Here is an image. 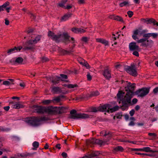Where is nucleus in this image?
<instances>
[{"instance_id": "nucleus-14", "label": "nucleus", "mask_w": 158, "mask_h": 158, "mask_svg": "<svg viewBox=\"0 0 158 158\" xmlns=\"http://www.w3.org/2000/svg\"><path fill=\"white\" fill-rule=\"evenodd\" d=\"M60 77H59L56 76L55 77L52 76L50 78L51 81L54 85H56L59 82Z\"/></svg>"}, {"instance_id": "nucleus-20", "label": "nucleus", "mask_w": 158, "mask_h": 158, "mask_svg": "<svg viewBox=\"0 0 158 158\" xmlns=\"http://www.w3.org/2000/svg\"><path fill=\"white\" fill-rule=\"evenodd\" d=\"M52 90L55 93L60 94L62 93V90L61 88L58 87H53L52 88Z\"/></svg>"}, {"instance_id": "nucleus-56", "label": "nucleus", "mask_w": 158, "mask_h": 158, "mask_svg": "<svg viewBox=\"0 0 158 158\" xmlns=\"http://www.w3.org/2000/svg\"><path fill=\"white\" fill-rule=\"evenodd\" d=\"M122 65L120 64H115L114 65L115 68L117 69H119L121 67H122Z\"/></svg>"}, {"instance_id": "nucleus-22", "label": "nucleus", "mask_w": 158, "mask_h": 158, "mask_svg": "<svg viewBox=\"0 0 158 158\" xmlns=\"http://www.w3.org/2000/svg\"><path fill=\"white\" fill-rule=\"evenodd\" d=\"M100 93L98 91H95L92 92L90 94L87 95V97L88 98H91L92 97L96 96L99 95Z\"/></svg>"}, {"instance_id": "nucleus-62", "label": "nucleus", "mask_w": 158, "mask_h": 158, "mask_svg": "<svg viewBox=\"0 0 158 158\" xmlns=\"http://www.w3.org/2000/svg\"><path fill=\"white\" fill-rule=\"evenodd\" d=\"M78 3L80 4H83L85 3V2L84 0H78Z\"/></svg>"}, {"instance_id": "nucleus-50", "label": "nucleus", "mask_w": 158, "mask_h": 158, "mask_svg": "<svg viewBox=\"0 0 158 158\" xmlns=\"http://www.w3.org/2000/svg\"><path fill=\"white\" fill-rule=\"evenodd\" d=\"M40 122L41 121H47L48 119V118L47 117L44 116L41 117L40 118Z\"/></svg>"}, {"instance_id": "nucleus-5", "label": "nucleus", "mask_w": 158, "mask_h": 158, "mask_svg": "<svg viewBox=\"0 0 158 158\" xmlns=\"http://www.w3.org/2000/svg\"><path fill=\"white\" fill-rule=\"evenodd\" d=\"M138 42L141 43L140 46L148 48H151L154 44L152 40H146V39H141L138 41Z\"/></svg>"}, {"instance_id": "nucleus-2", "label": "nucleus", "mask_w": 158, "mask_h": 158, "mask_svg": "<svg viewBox=\"0 0 158 158\" xmlns=\"http://www.w3.org/2000/svg\"><path fill=\"white\" fill-rule=\"evenodd\" d=\"M48 35L53 41L56 43L63 42L65 43L70 42L74 43L75 41L74 38L71 37L67 32H63L62 34H55V33L50 31L48 33Z\"/></svg>"}, {"instance_id": "nucleus-11", "label": "nucleus", "mask_w": 158, "mask_h": 158, "mask_svg": "<svg viewBox=\"0 0 158 158\" xmlns=\"http://www.w3.org/2000/svg\"><path fill=\"white\" fill-rule=\"evenodd\" d=\"M143 37L144 38L143 39H146L148 40L150 37H152L153 38L156 39L158 36V34L157 33H148L144 34L143 35Z\"/></svg>"}, {"instance_id": "nucleus-23", "label": "nucleus", "mask_w": 158, "mask_h": 158, "mask_svg": "<svg viewBox=\"0 0 158 158\" xmlns=\"http://www.w3.org/2000/svg\"><path fill=\"white\" fill-rule=\"evenodd\" d=\"M124 94L125 93L123 92L122 91H119L117 95L118 98L122 101V99L124 98L123 97Z\"/></svg>"}, {"instance_id": "nucleus-40", "label": "nucleus", "mask_w": 158, "mask_h": 158, "mask_svg": "<svg viewBox=\"0 0 158 158\" xmlns=\"http://www.w3.org/2000/svg\"><path fill=\"white\" fill-rule=\"evenodd\" d=\"M67 109V108L66 107H60V114L65 112Z\"/></svg>"}, {"instance_id": "nucleus-61", "label": "nucleus", "mask_w": 158, "mask_h": 158, "mask_svg": "<svg viewBox=\"0 0 158 158\" xmlns=\"http://www.w3.org/2000/svg\"><path fill=\"white\" fill-rule=\"evenodd\" d=\"M61 155L64 158H66L67 156V153L65 152H63L62 153Z\"/></svg>"}, {"instance_id": "nucleus-12", "label": "nucleus", "mask_w": 158, "mask_h": 158, "mask_svg": "<svg viewBox=\"0 0 158 158\" xmlns=\"http://www.w3.org/2000/svg\"><path fill=\"white\" fill-rule=\"evenodd\" d=\"M103 75L107 79H109L111 77V71L108 69L104 70Z\"/></svg>"}, {"instance_id": "nucleus-17", "label": "nucleus", "mask_w": 158, "mask_h": 158, "mask_svg": "<svg viewBox=\"0 0 158 158\" xmlns=\"http://www.w3.org/2000/svg\"><path fill=\"white\" fill-rule=\"evenodd\" d=\"M129 48L130 49H138L139 47L135 42H132L129 44Z\"/></svg>"}, {"instance_id": "nucleus-15", "label": "nucleus", "mask_w": 158, "mask_h": 158, "mask_svg": "<svg viewBox=\"0 0 158 158\" xmlns=\"http://www.w3.org/2000/svg\"><path fill=\"white\" fill-rule=\"evenodd\" d=\"M58 52L61 55H71L73 51L71 50H58Z\"/></svg>"}, {"instance_id": "nucleus-13", "label": "nucleus", "mask_w": 158, "mask_h": 158, "mask_svg": "<svg viewBox=\"0 0 158 158\" xmlns=\"http://www.w3.org/2000/svg\"><path fill=\"white\" fill-rule=\"evenodd\" d=\"M71 31L76 34L84 33L85 32V30L77 27H73L71 28Z\"/></svg>"}, {"instance_id": "nucleus-44", "label": "nucleus", "mask_w": 158, "mask_h": 158, "mask_svg": "<svg viewBox=\"0 0 158 158\" xmlns=\"http://www.w3.org/2000/svg\"><path fill=\"white\" fill-rule=\"evenodd\" d=\"M33 154L27 153V154H25L24 155L20 154V156L22 157V158H25L27 157L28 156H31L33 155Z\"/></svg>"}, {"instance_id": "nucleus-55", "label": "nucleus", "mask_w": 158, "mask_h": 158, "mask_svg": "<svg viewBox=\"0 0 158 158\" xmlns=\"http://www.w3.org/2000/svg\"><path fill=\"white\" fill-rule=\"evenodd\" d=\"M122 116L123 115L122 113H120L116 115V117L117 118L121 119Z\"/></svg>"}, {"instance_id": "nucleus-4", "label": "nucleus", "mask_w": 158, "mask_h": 158, "mask_svg": "<svg viewBox=\"0 0 158 158\" xmlns=\"http://www.w3.org/2000/svg\"><path fill=\"white\" fill-rule=\"evenodd\" d=\"M70 115L68 117L69 118L77 119L78 118H88V114H85L77 113L75 110H72L70 111Z\"/></svg>"}, {"instance_id": "nucleus-25", "label": "nucleus", "mask_w": 158, "mask_h": 158, "mask_svg": "<svg viewBox=\"0 0 158 158\" xmlns=\"http://www.w3.org/2000/svg\"><path fill=\"white\" fill-rule=\"evenodd\" d=\"M72 14H66L64 15L61 18V21H65L68 20L70 17H71Z\"/></svg>"}, {"instance_id": "nucleus-41", "label": "nucleus", "mask_w": 158, "mask_h": 158, "mask_svg": "<svg viewBox=\"0 0 158 158\" xmlns=\"http://www.w3.org/2000/svg\"><path fill=\"white\" fill-rule=\"evenodd\" d=\"M119 106H115L113 107L112 108H111L110 109V110H111V112H113L114 111H117L118 109Z\"/></svg>"}, {"instance_id": "nucleus-29", "label": "nucleus", "mask_w": 158, "mask_h": 158, "mask_svg": "<svg viewBox=\"0 0 158 158\" xmlns=\"http://www.w3.org/2000/svg\"><path fill=\"white\" fill-rule=\"evenodd\" d=\"M54 114H60V107H54Z\"/></svg>"}, {"instance_id": "nucleus-60", "label": "nucleus", "mask_w": 158, "mask_h": 158, "mask_svg": "<svg viewBox=\"0 0 158 158\" xmlns=\"http://www.w3.org/2000/svg\"><path fill=\"white\" fill-rule=\"evenodd\" d=\"M135 111L134 109L130 111V115L132 116H133L135 113Z\"/></svg>"}, {"instance_id": "nucleus-46", "label": "nucleus", "mask_w": 158, "mask_h": 158, "mask_svg": "<svg viewBox=\"0 0 158 158\" xmlns=\"http://www.w3.org/2000/svg\"><path fill=\"white\" fill-rule=\"evenodd\" d=\"M9 4L10 2L8 1H7L5 3H4L3 5L1 6L2 7V9H3V8L6 7L7 6H8L9 5Z\"/></svg>"}, {"instance_id": "nucleus-1", "label": "nucleus", "mask_w": 158, "mask_h": 158, "mask_svg": "<svg viewBox=\"0 0 158 158\" xmlns=\"http://www.w3.org/2000/svg\"><path fill=\"white\" fill-rule=\"evenodd\" d=\"M121 81L122 83H123V82L127 83V86L125 88V91L127 93L124 98L122 100V105L120 107L121 109L123 111L128 108L129 106V104H131V100L134 96V91L135 90V83L131 84L130 82H125L123 80Z\"/></svg>"}, {"instance_id": "nucleus-58", "label": "nucleus", "mask_w": 158, "mask_h": 158, "mask_svg": "<svg viewBox=\"0 0 158 158\" xmlns=\"http://www.w3.org/2000/svg\"><path fill=\"white\" fill-rule=\"evenodd\" d=\"M148 135L149 136H152L154 137H155L157 136L156 134L155 133H149L148 134Z\"/></svg>"}, {"instance_id": "nucleus-48", "label": "nucleus", "mask_w": 158, "mask_h": 158, "mask_svg": "<svg viewBox=\"0 0 158 158\" xmlns=\"http://www.w3.org/2000/svg\"><path fill=\"white\" fill-rule=\"evenodd\" d=\"M33 146L35 148H37L39 146V143L38 142L35 141L32 144Z\"/></svg>"}, {"instance_id": "nucleus-51", "label": "nucleus", "mask_w": 158, "mask_h": 158, "mask_svg": "<svg viewBox=\"0 0 158 158\" xmlns=\"http://www.w3.org/2000/svg\"><path fill=\"white\" fill-rule=\"evenodd\" d=\"M23 48V47L22 46H19L18 47H15L13 48H11L9 49H11V50H20L21 49Z\"/></svg>"}, {"instance_id": "nucleus-37", "label": "nucleus", "mask_w": 158, "mask_h": 158, "mask_svg": "<svg viewBox=\"0 0 158 158\" xmlns=\"http://www.w3.org/2000/svg\"><path fill=\"white\" fill-rule=\"evenodd\" d=\"M129 3L127 1H124L119 4V6L120 7H123V6H126Z\"/></svg>"}, {"instance_id": "nucleus-57", "label": "nucleus", "mask_w": 158, "mask_h": 158, "mask_svg": "<svg viewBox=\"0 0 158 158\" xmlns=\"http://www.w3.org/2000/svg\"><path fill=\"white\" fill-rule=\"evenodd\" d=\"M138 101V100L136 98H133L132 100V104H136Z\"/></svg>"}, {"instance_id": "nucleus-36", "label": "nucleus", "mask_w": 158, "mask_h": 158, "mask_svg": "<svg viewBox=\"0 0 158 158\" xmlns=\"http://www.w3.org/2000/svg\"><path fill=\"white\" fill-rule=\"evenodd\" d=\"M89 40V38L87 37L83 36L82 37L81 40L85 43H87Z\"/></svg>"}, {"instance_id": "nucleus-31", "label": "nucleus", "mask_w": 158, "mask_h": 158, "mask_svg": "<svg viewBox=\"0 0 158 158\" xmlns=\"http://www.w3.org/2000/svg\"><path fill=\"white\" fill-rule=\"evenodd\" d=\"M114 150L116 152H123V151L124 149L121 146H118L114 148Z\"/></svg>"}, {"instance_id": "nucleus-7", "label": "nucleus", "mask_w": 158, "mask_h": 158, "mask_svg": "<svg viewBox=\"0 0 158 158\" xmlns=\"http://www.w3.org/2000/svg\"><path fill=\"white\" fill-rule=\"evenodd\" d=\"M150 88H142L139 89L135 92H134V95L135 94L138 95V97H143L147 95L149 92Z\"/></svg>"}, {"instance_id": "nucleus-54", "label": "nucleus", "mask_w": 158, "mask_h": 158, "mask_svg": "<svg viewBox=\"0 0 158 158\" xmlns=\"http://www.w3.org/2000/svg\"><path fill=\"white\" fill-rule=\"evenodd\" d=\"M92 111L94 112H97L98 111H99L98 110V108H96V107H93L91 108Z\"/></svg>"}, {"instance_id": "nucleus-19", "label": "nucleus", "mask_w": 158, "mask_h": 158, "mask_svg": "<svg viewBox=\"0 0 158 158\" xmlns=\"http://www.w3.org/2000/svg\"><path fill=\"white\" fill-rule=\"evenodd\" d=\"M23 59L22 57H19L16 58L14 62L15 64H23Z\"/></svg>"}, {"instance_id": "nucleus-16", "label": "nucleus", "mask_w": 158, "mask_h": 158, "mask_svg": "<svg viewBox=\"0 0 158 158\" xmlns=\"http://www.w3.org/2000/svg\"><path fill=\"white\" fill-rule=\"evenodd\" d=\"M146 24H152L153 25L158 26V22L152 18H147Z\"/></svg>"}, {"instance_id": "nucleus-49", "label": "nucleus", "mask_w": 158, "mask_h": 158, "mask_svg": "<svg viewBox=\"0 0 158 158\" xmlns=\"http://www.w3.org/2000/svg\"><path fill=\"white\" fill-rule=\"evenodd\" d=\"M127 14L129 18H131L133 15V13L132 11L129 10L127 11Z\"/></svg>"}, {"instance_id": "nucleus-18", "label": "nucleus", "mask_w": 158, "mask_h": 158, "mask_svg": "<svg viewBox=\"0 0 158 158\" xmlns=\"http://www.w3.org/2000/svg\"><path fill=\"white\" fill-rule=\"evenodd\" d=\"M97 42L101 43L104 44L105 46L108 45L109 42L105 39L102 38H98L96 39Z\"/></svg>"}, {"instance_id": "nucleus-38", "label": "nucleus", "mask_w": 158, "mask_h": 158, "mask_svg": "<svg viewBox=\"0 0 158 158\" xmlns=\"http://www.w3.org/2000/svg\"><path fill=\"white\" fill-rule=\"evenodd\" d=\"M42 102L44 104L48 105L52 102V100H48L43 101Z\"/></svg>"}, {"instance_id": "nucleus-9", "label": "nucleus", "mask_w": 158, "mask_h": 158, "mask_svg": "<svg viewBox=\"0 0 158 158\" xmlns=\"http://www.w3.org/2000/svg\"><path fill=\"white\" fill-rule=\"evenodd\" d=\"M36 112L38 114H43L45 112L46 107L44 106H41L37 105H34L33 106Z\"/></svg>"}, {"instance_id": "nucleus-39", "label": "nucleus", "mask_w": 158, "mask_h": 158, "mask_svg": "<svg viewBox=\"0 0 158 158\" xmlns=\"http://www.w3.org/2000/svg\"><path fill=\"white\" fill-rule=\"evenodd\" d=\"M142 149V151H145V152H150L151 148L149 147H146L143 148Z\"/></svg>"}, {"instance_id": "nucleus-53", "label": "nucleus", "mask_w": 158, "mask_h": 158, "mask_svg": "<svg viewBox=\"0 0 158 158\" xmlns=\"http://www.w3.org/2000/svg\"><path fill=\"white\" fill-rule=\"evenodd\" d=\"M42 61L43 62H46L49 61V59L47 57H43L42 59Z\"/></svg>"}, {"instance_id": "nucleus-64", "label": "nucleus", "mask_w": 158, "mask_h": 158, "mask_svg": "<svg viewBox=\"0 0 158 158\" xmlns=\"http://www.w3.org/2000/svg\"><path fill=\"white\" fill-rule=\"evenodd\" d=\"M153 92L154 94H156L158 92V87L155 88L153 90Z\"/></svg>"}, {"instance_id": "nucleus-26", "label": "nucleus", "mask_w": 158, "mask_h": 158, "mask_svg": "<svg viewBox=\"0 0 158 158\" xmlns=\"http://www.w3.org/2000/svg\"><path fill=\"white\" fill-rule=\"evenodd\" d=\"M23 106L22 104H19V103L16 104L12 106V108L16 109H19L23 107Z\"/></svg>"}, {"instance_id": "nucleus-6", "label": "nucleus", "mask_w": 158, "mask_h": 158, "mask_svg": "<svg viewBox=\"0 0 158 158\" xmlns=\"http://www.w3.org/2000/svg\"><path fill=\"white\" fill-rule=\"evenodd\" d=\"M107 142V141H103L99 139L92 138L91 139L87 140L86 143L87 145L92 147V145L93 144H98L100 145H104Z\"/></svg>"}, {"instance_id": "nucleus-35", "label": "nucleus", "mask_w": 158, "mask_h": 158, "mask_svg": "<svg viewBox=\"0 0 158 158\" xmlns=\"http://www.w3.org/2000/svg\"><path fill=\"white\" fill-rule=\"evenodd\" d=\"M41 37L42 36L41 35H38L35 38L34 40L36 43L40 40Z\"/></svg>"}, {"instance_id": "nucleus-21", "label": "nucleus", "mask_w": 158, "mask_h": 158, "mask_svg": "<svg viewBox=\"0 0 158 158\" xmlns=\"http://www.w3.org/2000/svg\"><path fill=\"white\" fill-rule=\"evenodd\" d=\"M46 109L45 112L49 114H54V107L51 106L48 108L46 107Z\"/></svg>"}, {"instance_id": "nucleus-27", "label": "nucleus", "mask_w": 158, "mask_h": 158, "mask_svg": "<svg viewBox=\"0 0 158 158\" xmlns=\"http://www.w3.org/2000/svg\"><path fill=\"white\" fill-rule=\"evenodd\" d=\"M36 44L35 43L34 40H30L28 41H27L26 42V44L28 46L30 45H34Z\"/></svg>"}, {"instance_id": "nucleus-47", "label": "nucleus", "mask_w": 158, "mask_h": 158, "mask_svg": "<svg viewBox=\"0 0 158 158\" xmlns=\"http://www.w3.org/2000/svg\"><path fill=\"white\" fill-rule=\"evenodd\" d=\"M87 80L89 81H90L92 80V77L91 76L90 74V73L89 72L87 73Z\"/></svg>"}, {"instance_id": "nucleus-8", "label": "nucleus", "mask_w": 158, "mask_h": 158, "mask_svg": "<svg viewBox=\"0 0 158 158\" xmlns=\"http://www.w3.org/2000/svg\"><path fill=\"white\" fill-rule=\"evenodd\" d=\"M125 70L127 73L135 77L138 75L135 65L133 64H131L130 66H127Z\"/></svg>"}, {"instance_id": "nucleus-34", "label": "nucleus", "mask_w": 158, "mask_h": 158, "mask_svg": "<svg viewBox=\"0 0 158 158\" xmlns=\"http://www.w3.org/2000/svg\"><path fill=\"white\" fill-rule=\"evenodd\" d=\"M77 60L79 63L82 65L84 64V63L86 61L85 60L81 57L78 58Z\"/></svg>"}, {"instance_id": "nucleus-32", "label": "nucleus", "mask_w": 158, "mask_h": 158, "mask_svg": "<svg viewBox=\"0 0 158 158\" xmlns=\"http://www.w3.org/2000/svg\"><path fill=\"white\" fill-rule=\"evenodd\" d=\"M100 153L99 152L96 151L94 152H93L89 154V156L91 157H95L98 156Z\"/></svg>"}, {"instance_id": "nucleus-43", "label": "nucleus", "mask_w": 158, "mask_h": 158, "mask_svg": "<svg viewBox=\"0 0 158 158\" xmlns=\"http://www.w3.org/2000/svg\"><path fill=\"white\" fill-rule=\"evenodd\" d=\"M135 153L138 155H142L143 156L146 155V156H154V155L153 154H146V153H137V152H136Z\"/></svg>"}, {"instance_id": "nucleus-52", "label": "nucleus", "mask_w": 158, "mask_h": 158, "mask_svg": "<svg viewBox=\"0 0 158 158\" xmlns=\"http://www.w3.org/2000/svg\"><path fill=\"white\" fill-rule=\"evenodd\" d=\"M0 130L3 131H9L10 130V129L8 128H4L2 127L0 128Z\"/></svg>"}, {"instance_id": "nucleus-42", "label": "nucleus", "mask_w": 158, "mask_h": 158, "mask_svg": "<svg viewBox=\"0 0 158 158\" xmlns=\"http://www.w3.org/2000/svg\"><path fill=\"white\" fill-rule=\"evenodd\" d=\"M3 84L5 85H9L10 84L14 85V83H10L8 81H5L3 82Z\"/></svg>"}, {"instance_id": "nucleus-24", "label": "nucleus", "mask_w": 158, "mask_h": 158, "mask_svg": "<svg viewBox=\"0 0 158 158\" xmlns=\"http://www.w3.org/2000/svg\"><path fill=\"white\" fill-rule=\"evenodd\" d=\"M64 86L67 87L68 88H75L78 87V86L77 84H75L74 85L71 84H64L62 85Z\"/></svg>"}, {"instance_id": "nucleus-59", "label": "nucleus", "mask_w": 158, "mask_h": 158, "mask_svg": "<svg viewBox=\"0 0 158 158\" xmlns=\"http://www.w3.org/2000/svg\"><path fill=\"white\" fill-rule=\"evenodd\" d=\"M132 54L136 56H139L138 52L137 51H134V52H133L132 53Z\"/></svg>"}, {"instance_id": "nucleus-28", "label": "nucleus", "mask_w": 158, "mask_h": 158, "mask_svg": "<svg viewBox=\"0 0 158 158\" xmlns=\"http://www.w3.org/2000/svg\"><path fill=\"white\" fill-rule=\"evenodd\" d=\"M60 80L62 81H66L67 82H68V81H65V79H67L68 78L67 76L65 74H60Z\"/></svg>"}, {"instance_id": "nucleus-10", "label": "nucleus", "mask_w": 158, "mask_h": 158, "mask_svg": "<svg viewBox=\"0 0 158 158\" xmlns=\"http://www.w3.org/2000/svg\"><path fill=\"white\" fill-rule=\"evenodd\" d=\"M110 105L108 104H105L103 105L100 106L98 107V110L102 112H109Z\"/></svg>"}, {"instance_id": "nucleus-45", "label": "nucleus", "mask_w": 158, "mask_h": 158, "mask_svg": "<svg viewBox=\"0 0 158 158\" xmlns=\"http://www.w3.org/2000/svg\"><path fill=\"white\" fill-rule=\"evenodd\" d=\"M83 66H85L87 69H89L90 68V67L89 65L88 62L86 61L84 64L82 65Z\"/></svg>"}, {"instance_id": "nucleus-30", "label": "nucleus", "mask_w": 158, "mask_h": 158, "mask_svg": "<svg viewBox=\"0 0 158 158\" xmlns=\"http://www.w3.org/2000/svg\"><path fill=\"white\" fill-rule=\"evenodd\" d=\"M60 101V97H54L52 100V102L53 103H58Z\"/></svg>"}, {"instance_id": "nucleus-3", "label": "nucleus", "mask_w": 158, "mask_h": 158, "mask_svg": "<svg viewBox=\"0 0 158 158\" xmlns=\"http://www.w3.org/2000/svg\"><path fill=\"white\" fill-rule=\"evenodd\" d=\"M25 122L28 125L34 127H38L41 124L40 118L38 117L31 116L25 119Z\"/></svg>"}, {"instance_id": "nucleus-33", "label": "nucleus", "mask_w": 158, "mask_h": 158, "mask_svg": "<svg viewBox=\"0 0 158 158\" xmlns=\"http://www.w3.org/2000/svg\"><path fill=\"white\" fill-rule=\"evenodd\" d=\"M114 20L119 21L123 23H124L123 18L118 15H116Z\"/></svg>"}, {"instance_id": "nucleus-63", "label": "nucleus", "mask_w": 158, "mask_h": 158, "mask_svg": "<svg viewBox=\"0 0 158 158\" xmlns=\"http://www.w3.org/2000/svg\"><path fill=\"white\" fill-rule=\"evenodd\" d=\"M34 30L33 29H30L27 31V34L32 33L33 32Z\"/></svg>"}]
</instances>
